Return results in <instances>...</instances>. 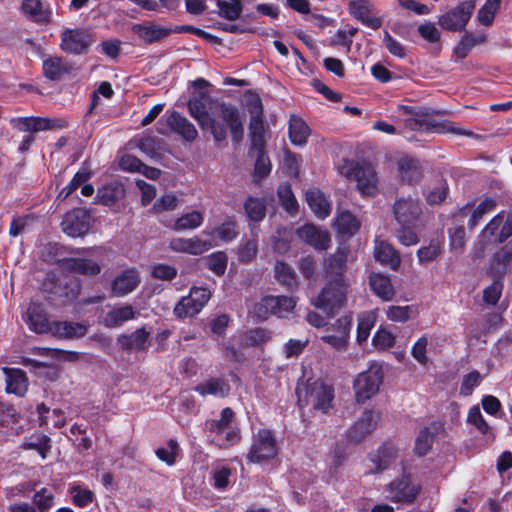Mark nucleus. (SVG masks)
Wrapping results in <instances>:
<instances>
[{
    "label": "nucleus",
    "mask_w": 512,
    "mask_h": 512,
    "mask_svg": "<svg viewBox=\"0 0 512 512\" xmlns=\"http://www.w3.org/2000/svg\"><path fill=\"white\" fill-rule=\"evenodd\" d=\"M20 363L38 375L49 377L51 380L57 378L58 371L54 366L36 359L22 357Z\"/></svg>",
    "instance_id": "obj_44"
},
{
    "label": "nucleus",
    "mask_w": 512,
    "mask_h": 512,
    "mask_svg": "<svg viewBox=\"0 0 512 512\" xmlns=\"http://www.w3.org/2000/svg\"><path fill=\"white\" fill-rule=\"evenodd\" d=\"M396 220L401 226H417L422 216V208L417 198H399L393 207Z\"/></svg>",
    "instance_id": "obj_12"
},
{
    "label": "nucleus",
    "mask_w": 512,
    "mask_h": 512,
    "mask_svg": "<svg viewBox=\"0 0 512 512\" xmlns=\"http://www.w3.org/2000/svg\"><path fill=\"white\" fill-rule=\"evenodd\" d=\"M177 451L178 442L174 439H170L165 447H160L156 450V455L161 461L171 466L175 463Z\"/></svg>",
    "instance_id": "obj_57"
},
{
    "label": "nucleus",
    "mask_w": 512,
    "mask_h": 512,
    "mask_svg": "<svg viewBox=\"0 0 512 512\" xmlns=\"http://www.w3.org/2000/svg\"><path fill=\"white\" fill-rule=\"evenodd\" d=\"M379 415L371 410H365L350 428L348 437L358 442L369 435L377 426Z\"/></svg>",
    "instance_id": "obj_21"
},
{
    "label": "nucleus",
    "mask_w": 512,
    "mask_h": 512,
    "mask_svg": "<svg viewBox=\"0 0 512 512\" xmlns=\"http://www.w3.org/2000/svg\"><path fill=\"white\" fill-rule=\"evenodd\" d=\"M188 111L203 131H208L215 142L226 139L229 127L233 141L243 137V125L238 109L230 104L213 99L208 93L200 92L188 101Z\"/></svg>",
    "instance_id": "obj_1"
},
{
    "label": "nucleus",
    "mask_w": 512,
    "mask_h": 512,
    "mask_svg": "<svg viewBox=\"0 0 512 512\" xmlns=\"http://www.w3.org/2000/svg\"><path fill=\"white\" fill-rule=\"evenodd\" d=\"M308 397L316 409L327 412L331 407L334 391L331 386L315 381L309 385Z\"/></svg>",
    "instance_id": "obj_20"
},
{
    "label": "nucleus",
    "mask_w": 512,
    "mask_h": 512,
    "mask_svg": "<svg viewBox=\"0 0 512 512\" xmlns=\"http://www.w3.org/2000/svg\"><path fill=\"white\" fill-rule=\"evenodd\" d=\"M297 236L317 250H326L331 243L329 232L313 224H306L299 228Z\"/></svg>",
    "instance_id": "obj_17"
},
{
    "label": "nucleus",
    "mask_w": 512,
    "mask_h": 512,
    "mask_svg": "<svg viewBox=\"0 0 512 512\" xmlns=\"http://www.w3.org/2000/svg\"><path fill=\"white\" fill-rule=\"evenodd\" d=\"M248 218L252 221H260L265 216V203L259 198H249L244 205Z\"/></svg>",
    "instance_id": "obj_50"
},
{
    "label": "nucleus",
    "mask_w": 512,
    "mask_h": 512,
    "mask_svg": "<svg viewBox=\"0 0 512 512\" xmlns=\"http://www.w3.org/2000/svg\"><path fill=\"white\" fill-rule=\"evenodd\" d=\"M131 29L133 33L147 44L161 41L173 32L171 26L162 25L154 21H143L134 24Z\"/></svg>",
    "instance_id": "obj_15"
},
{
    "label": "nucleus",
    "mask_w": 512,
    "mask_h": 512,
    "mask_svg": "<svg viewBox=\"0 0 512 512\" xmlns=\"http://www.w3.org/2000/svg\"><path fill=\"white\" fill-rule=\"evenodd\" d=\"M350 332V322H339L332 332L327 331L321 336V339L337 350H343L346 347Z\"/></svg>",
    "instance_id": "obj_31"
},
{
    "label": "nucleus",
    "mask_w": 512,
    "mask_h": 512,
    "mask_svg": "<svg viewBox=\"0 0 512 512\" xmlns=\"http://www.w3.org/2000/svg\"><path fill=\"white\" fill-rule=\"evenodd\" d=\"M278 196L284 209L289 213H294L297 210V200L291 190L290 185L282 184L278 188Z\"/></svg>",
    "instance_id": "obj_56"
},
{
    "label": "nucleus",
    "mask_w": 512,
    "mask_h": 512,
    "mask_svg": "<svg viewBox=\"0 0 512 512\" xmlns=\"http://www.w3.org/2000/svg\"><path fill=\"white\" fill-rule=\"evenodd\" d=\"M500 4L501 0H486L484 5L477 12V22L486 27L491 26L500 9Z\"/></svg>",
    "instance_id": "obj_40"
},
{
    "label": "nucleus",
    "mask_w": 512,
    "mask_h": 512,
    "mask_svg": "<svg viewBox=\"0 0 512 512\" xmlns=\"http://www.w3.org/2000/svg\"><path fill=\"white\" fill-rule=\"evenodd\" d=\"M306 201L312 212L318 218L324 219L329 216L331 212V205L321 191L316 189L307 191Z\"/></svg>",
    "instance_id": "obj_32"
},
{
    "label": "nucleus",
    "mask_w": 512,
    "mask_h": 512,
    "mask_svg": "<svg viewBox=\"0 0 512 512\" xmlns=\"http://www.w3.org/2000/svg\"><path fill=\"white\" fill-rule=\"evenodd\" d=\"M204 222V212L192 210L179 216L172 228L175 231L194 230L199 228Z\"/></svg>",
    "instance_id": "obj_34"
},
{
    "label": "nucleus",
    "mask_w": 512,
    "mask_h": 512,
    "mask_svg": "<svg viewBox=\"0 0 512 512\" xmlns=\"http://www.w3.org/2000/svg\"><path fill=\"white\" fill-rule=\"evenodd\" d=\"M202 234L210 237L211 242L214 240L230 242L237 236L236 224L233 220H227L215 228L203 230Z\"/></svg>",
    "instance_id": "obj_35"
},
{
    "label": "nucleus",
    "mask_w": 512,
    "mask_h": 512,
    "mask_svg": "<svg viewBox=\"0 0 512 512\" xmlns=\"http://www.w3.org/2000/svg\"><path fill=\"white\" fill-rule=\"evenodd\" d=\"M165 123L166 126L162 125L161 121L158 123L157 131L160 134H167L168 128H170L189 142L194 141L198 136V131L195 126L186 117L176 111L165 114Z\"/></svg>",
    "instance_id": "obj_13"
},
{
    "label": "nucleus",
    "mask_w": 512,
    "mask_h": 512,
    "mask_svg": "<svg viewBox=\"0 0 512 512\" xmlns=\"http://www.w3.org/2000/svg\"><path fill=\"white\" fill-rule=\"evenodd\" d=\"M349 12L355 19L371 29L376 30L382 25L380 18L371 15L372 5L368 0L351 1L349 3Z\"/></svg>",
    "instance_id": "obj_23"
},
{
    "label": "nucleus",
    "mask_w": 512,
    "mask_h": 512,
    "mask_svg": "<svg viewBox=\"0 0 512 512\" xmlns=\"http://www.w3.org/2000/svg\"><path fill=\"white\" fill-rule=\"evenodd\" d=\"M334 225L337 232L344 236H352L360 227L358 220L348 211L338 214Z\"/></svg>",
    "instance_id": "obj_39"
},
{
    "label": "nucleus",
    "mask_w": 512,
    "mask_h": 512,
    "mask_svg": "<svg viewBox=\"0 0 512 512\" xmlns=\"http://www.w3.org/2000/svg\"><path fill=\"white\" fill-rule=\"evenodd\" d=\"M374 257L393 270H397L401 263V258L392 245L381 239L375 240Z\"/></svg>",
    "instance_id": "obj_28"
},
{
    "label": "nucleus",
    "mask_w": 512,
    "mask_h": 512,
    "mask_svg": "<svg viewBox=\"0 0 512 512\" xmlns=\"http://www.w3.org/2000/svg\"><path fill=\"white\" fill-rule=\"evenodd\" d=\"M296 306V300L289 296H267L261 299L254 306V316L258 318H268L276 316L285 317L286 313L291 312Z\"/></svg>",
    "instance_id": "obj_8"
},
{
    "label": "nucleus",
    "mask_w": 512,
    "mask_h": 512,
    "mask_svg": "<svg viewBox=\"0 0 512 512\" xmlns=\"http://www.w3.org/2000/svg\"><path fill=\"white\" fill-rule=\"evenodd\" d=\"M512 261V248L508 246L501 247L493 256L491 269L497 275L506 273Z\"/></svg>",
    "instance_id": "obj_42"
},
{
    "label": "nucleus",
    "mask_w": 512,
    "mask_h": 512,
    "mask_svg": "<svg viewBox=\"0 0 512 512\" xmlns=\"http://www.w3.org/2000/svg\"><path fill=\"white\" fill-rule=\"evenodd\" d=\"M512 236V212L502 211L494 216L482 231V237L494 243H502Z\"/></svg>",
    "instance_id": "obj_11"
},
{
    "label": "nucleus",
    "mask_w": 512,
    "mask_h": 512,
    "mask_svg": "<svg viewBox=\"0 0 512 512\" xmlns=\"http://www.w3.org/2000/svg\"><path fill=\"white\" fill-rule=\"evenodd\" d=\"M370 285L375 294L384 300H390L394 295L390 278L386 275L373 273L370 276Z\"/></svg>",
    "instance_id": "obj_36"
},
{
    "label": "nucleus",
    "mask_w": 512,
    "mask_h": 512,
    "mask_svg": "<svg viewBox=\"0 0 512 512\" xmlns=\"http://www.w3.org/2000/svg\"><path fill=\"white\" fill-rule=\"evenodd\" d=\"M417 309L413 306H390L386 311L389 320H407L416 317Z\"/></svg>",
    "instance_id": "obj_58"
},
{
    "label": "nucleus",
    "mask_w": 512,
    "mask_h": 512,
    "mask_svg": "<svg viewBox=\"0 0 512 512\" xmlns=\"http://www.w3.org/2000/svg\"><path fill=\"white\" fill-rule=\"evenodd\" d=\"M180 204L179 198L172 194L168 193L163 195L160 199H158L153 205V210L155 212L162 211H172L175 210Z\"/></svg>",
    "instance_id": "obj_64"
},
{
    "label": "nucleus",
    "mask_w": 512,
    "mask_h": 512,
    "mask_svg": "<svg viewBox=\"0 0 512 512\" xmlns=\"http://www.w3.org/2000/svg\"><path fill=\"white\" fill-rule=\"evenodd\" d=\"M280 445L275 433L267 428H261L252 435L251 445L246 459L252 464H269L279 455Z\"/></svg>",
    "instance_id": "obj_2"
},
{
    "label": "nucleus",
    "mask_w": 512,
    "mask_h": 512,
    "mask_svg": "<svg viewBox=\"0 0 512 512\" xmlns=\"http://www.w3.org/2000/svg\"><path fill=\"white\" fill-rule=\"evenodd\" d=\"M11 127L20 132L36 133L52 128L51 121L40 117H15L9 121Z\"/></svg>",
    "instance_id": "obj_26"
},
{
    "label": "nucleus",
    "mask_w": 512,
    "mask_h": 512,
    "mask_svg": "<svg viewBox=\"0 0 512 512\" xmlns=\"http://www.w3.org/2000/svg\"><path fill=\"white\" fill-rule=\"evenodd\" d=\"M434 436L428 428L422 429L416 437L414 452L418 456L426 455L433 444Z\"/></svg>",
    "instance_id": "obj_54"
},
{
    "label": "nucleus",
    "mask_w": 512,
    "mask_h": 512,
    "mask_svg": "<svg viewBox=\"0 0 512 512\" xmlns=\"http://www.w3.org/2000/svg\"><path fill=\"white\" fill-rule=\"evenodd\" d=\"M275 278L279 283L289 288L296 284V278L293 270L284 262L276 263L274 267Z\"/></svg>",
    "instance_id": "obj_51"
},
{
    "label": "nucleus",
    "mask_w": 512,
    "mask_h": 512,
    "mask_svg": "<svg viewBox=\"0 0 512 512\" xmlns=\"http://www.w3.org/2000/svg\"><path fill=\"white\" fill-rule=\"evenodd\" d=\"M346 289L343 278L337 277L322 290L315 306L323 310L327 316H333L335 310L340 308L345 300Z\"/></svg>",
    "instance_id": "obj_7"
},
{
    "label": "nucleus",
    "mask_w": 512,
    "mask_h": 512,
    "mask_svg": "<svg viewBox=\"0 0 512 512\" xmlns=\"http://www.w3.org/2000/svg\"><path fill=\"white\" fill-rule=\"evenodd\" d=\"M139 282L138 272L135 269H126L115 277L111 289L114 295L124 296L134 291Z\"/></svg>",
    "instance_id": "obj_25"
},
{
    "label": "nucleus",
    "mask_w": 512,
    "mask_h": 512,
    "mask_svg": "<svg viewBox=\"0 0 512 512\" xmlns=\"http://www.w3.org/2000/svg\"><path fill=\"white\" fill-rule=\"evenodd\" d=\"M195 391L201 396L225 397L230 392V386L223 378H210L207 381L197 385Z\"/></svg>",
    "instance_id": "obj_29"
},
{
    "label": "nucleus",
    "mask_w": 512,
    "mask_h": 512,
    "mask_svg": "<svg viewBox=\"0 0 512 512\" xmlns=\"http://www.w3.org/2000/svg\"><path fill=\"white\" fill-rule=\"evenodd\" d=\"M69 493L72 497V503L77 507H86L94 501V493L80 485H73L69 488Z\"/></svg>",
    "instance_id": "obj_47"
},
{
    "label": "nucleus",
    "mask_w": 512,
    "mask_h": 512,
    "mask_svg": "<svg viewBox=\"0 0 512 512\" xmlns=\"http://www.w3.org/2000/svg\"><path fill=\"white\" fill-rule=\"evenodd\" d=\"M310 134L307 124L297 116H292L289 121V137L293 144L302 145Z\"/></svg>",
    "instance_id": "obj_37"
},
{
    "label": "nucleus",
    "mask_w": 512,
    "mask_h": 512,
    "mask_svg": "<svg viewBox=\"0 0 512 512\" xmlns=\"http://www.w3.org/2000/svg\"><path fill=\"white\" fill-rule=\"evenodd\" d=\"M419 490V486L412 483L408 476H402L389 485L390 498L394 501H413Z\"/></svg>",
    "instance_id": "obj_22"
},
{
    "label": "nucleus",
    "mask_w": 512,
    "mask_h": 512,
    "mask_svg": "<svg viewBox=\"0 0 512 512\" xmlns=\"http://www.w3.org/2000/svg\"><path fill=\"white\" fill-rule=\"evenodd\" d=\"M71 66L62 57H49L43 61V72L46 78L56 81L69 73Z\"/></svg>",
    "instance_id": "obj_30"
},
{
    "label": "nucleus",
    "mask_w": 512,
    "mask_h": 512,
    "mask_svg": "<svg viewBox=\"0 0 512 512\" xmlns=\"http://www.w3.org/2000/svg\"><path fill=\"white\" fill-rule=\"evenodd\" d=\"M124 188L117 182H112L101 187L96 195V203L112 206L124 196Z\"/></svg>",
    "instance_id": "obj_33"
},
{
    "label": "nucleus",
    "mask_w": 512,
    "mask_h": 512,
    "mask_svg": "<svg viewBox=\"0 0 512 512\" xmlns=\"http://www.w3.org/2000/svg\"><path fill=\"white\" fill-rule=\"evenodd\" d=\"M503 284L500 279L494 280L483 291V300L489 305H495L502 295Z\"/></svg>",
    "instance_id": "obj_63"
},
{
    "label": "nucleus",
    "mask_w": 512,
    "mask_h": 512,
    "mask_svg": "<svg viewBox=\"0 0 512 512\" xmlns=\"http://www.w3.org/2000/svg\"><path fill=\"white\" fill-rule=\"evenodd\" d=\"M399 457V449L392 443H386L379 447L376 452L370 453L368 456V471L369 473L381 472L391 464H393Z\"/></svg>",
    "instance_id": "obj_14"
},
{
    "label": "nucleus",
    "mask_w": 512,
    "mask_h": 512,
    "mask_svg": "<svg viewBox=\"0 0 512 512\" xmlns=\"http://www.w3.org/2000/svg\"><path fill=\"white\" fill-rule=\"evenodd\" d=\"M383 382V367L378 362H372L368 369L358 374L354 380L355 398L358 403L371 399L379 391Z\"/></svg>",
    "instance_id": "obj_3"
},
{
    "label": "nucleus",
    "mask_w": 512,
    "mask_h": 512,
    "mask_svg": "<svg viewBox=\"0 0 512 512\" xmlns=\"http://www.w3.org/2000/svg\"><path fill=\"white\" fill-rule=\"evenodd\" d=\"M2 372L5 377V391L8 394H14L23 397L29 386L26 373L19 368L3 367Z\"/></svg>",
    "instance_id": "obj_19"
},
{
    "label": "nucleus",
    "mask_w": 512,
    "mask_h": 512,
    "mask_svg": "<svg viewBox=\"0 0 512 512\" xmlns=\"http://www.w3.org/2000/svg\"><path fill=\"white\" fill-rule=\"evenodd\" d=\"M395 336L385 328H380L373 336L372 343L378 349H387L394 345Z\"/></svg>",
    "instance_id": "obj_62"
},
{
    "label": "nucleus",
    "mask_w": 512,
    "mask_h": 512,
    "mask_svg": "<svg viewBox=\"0 0 512 512\" xmlns=\"http://www.w3.org/2000/svg\"><path fill=\"white\" fill-rule=\"evenodd\" d=\"M441 249L438 242H431L417 251V257L421 264L429 263L440 255Z\"/></svg>",
    "instance_id": "obj_61"
},
{
    "label": "nucleus",
    "mask_w": 512,
    "mask_h": 512,
    "mask_svg": "<svg viewBox=\"0 0 512 512\" xmlns=\"http://www.w3.org/2000/svg\"><path fill=\"white\" fill-rule=\"evenodd\" d=\"M33 501L36 505L37 512H47L53 506L54 495L46 488H42L35 493Z\"/></svg>",
    "instance_id": "obj_59"
},
{
    "label": "nucleus",
    "mask_w": 512,
    "mask_h": 512,
    "mask_svg": "<svg viewBox=\"0 0 512 512\" xmlns=\"http://www.w3.org/2000/svg\"><path fill=\"white\" fill-rule=\"evenodd\" d=\"M398 170L401 179L408 183L417 181L421 176L418 162L410 158H402L399 160Z\"/></svg>",
    "instance_id": "obj_41"
},
{
    "label": "nucleus",
    "mask_w": 512,
    "mask_h": 512,
    "mask_svg": "<svg viewBox=\"0 0 512 512\" xmlns=\"http://www.w3.org/2000/svg\"><path fill=\"white\" fill-rule=\"evenodd\" d=\"M214 245L215 243L211 242V240H204L198 236L191 238H173L169 243L171 250L191 255H201Z\"/></svg>",
    "instance_id": "obj_18"
},
{
    "label": "nucleus",
    "mask_w": 512,
    "mask_h": 512,
    "mask_svg": "<svg viewBox=\"0 0 512 512\" xmlns=\"http://www.w3.org/2000/svg\"><path fill=\"white\" fill-rule=\"evenodd\" d=\"M340 173L346 178L354 179L362 195H374L378 188L376 172L371 165L355 164L345 161L340 167Z\"/></svg>",
    "instance_id": "obj_4"
},
{
    "label": "nucleus",
    "mask_w": 512,
    "mask_h": 512,
    "mask_svg": "<svg viewBox=\"0 0 512 512\" xmlns=\"http://www.w3.org/2000/svg\"><path fill=\"white\" fill-rule=\"evenodd\" d=\"M475 6L474 0L463 1L447 13L441 15L438 19V24L441 28L448 31H462L466 27Z\"/></svg>",
    "instance_id": "obj_9"
},
{
    "label": "nucleus",
    "mask_w": 512,
    "mask_h": 512,
    "mask_svg": "<svg viewBox=\"0 0 512 512\" xmlns=\"http://www.w3.org/2000/svg\"><path fill=\"white\" fill-rule=\"evenodd\" d=\"M148 336L149 332L142 328L131 335L119 336L118 342L125 349L142 350L148 345Z\"/></svg>",
    "instance_id": "obj_38"
},
{
    "label": "nucleus",
    "mask_w": 512,
    "mask_h": 512,
    "mask_svg": "<svg viewBox=\"0 0 512 512\" xmlns=\"http://www.w3.org/2000/svg\"><path fill=\"white\" fill-rule=\"evenodd\" d=\"M91 177V172L88 167L83 166L74 175L70 183L65 186L58 194V199L65 200L72 192H74L79 186L87 182Z\"/></svg>",
    "instance_id": "obj_45"
},
{
    "label": "nucleus",
    "mask_w": 512,
    "mask_h": 512,
    "mask_svg": "<svg viewBox=\"0 0 512 512\" xmlns=\"http://www.w3.org/2000/svg\"><path fill=\"white\" fill-rule=\"evenodd\" d=\"M208 267L217 275H223L227 268V256L224 252H215L208 256Z\"/></svg>",
    "instance_id": "obj_60"
},
{
    "label": "nucleus",
    "mask_w": 512,
    "mask_h": 512,
    "mask_svg": "<svg viewBox=\"0 0 512 512\" xmlns=\"http://www.w3.org/2000/svg\"><path fill=\"white\" fill-rule=\"evenodd\" d=\"M467 422L473 426L481 433V434H489L491 432V427L488 425L486 420L484 419L480 408L478 405L472 406L467 415Z\"/></svg>",
    "instance_id": "obj_52"
},
{
    "label": "nucleus",
    "mask_w": 512,
    "mask_h": 512,
    "mask_svg": "<svg viewBox=\"0 0 512 512\" xmlns=\"http://www.w3.org/2000/svg\"><path fill=\"white\" fill-rule=\"evenodd\" d=\"M234 424V412L231 408H224L221 411L220 419L208 422V429L211 433L223 431Z\"/></svg>",
    "instance_id": "obj_53"
},
{
    "label": "nucleus",
    "mask_w": 512,
    "mask_h": 512,
    "mask_svg": "<svg viewBox=\"0 0 512 512\" xmlns=\"http://www.w3.org/2000/svg\"><path fill=\"white\" fill-rule=\"evenodd\" d=\"M94 42L92 32L86 28H65L60 33V48L68 54H85Z\"/></svg>",
    "instance_id": "obj_6"
},
{
    "label": "nucleus",
    "mask_w": 512,
    "mask_h": 512,
    "mask_svg": "<svg viewBox=\"0 0 512 512\" xmlns=\"http://www.w3.org/2000/svg\"><path fill=\"white\" fill-rule=\"evenodd\" d=\"M210 291L203 287H194L188 296L183 297L174 308L179 318H192L198 314L210 299Z\"/></svg>",
    "instance_id": "obj_10"
},
{
    "label": "nucleus",
    "mask_w": 512,
    "mask_h": 512,
    "mask_svg": "<svg viewBox=\"0 0 512 512\" xmlns=\"http://www.w3.org/2000/svg\"><path fill=\"white\" fill-rule=\"evenodd\" d=\"M398 110L401 112V114L409 116L407 119H405V125L408 128L412 130H418L425 125V121L423 119L424 113H422L420 109L402 105L398 107Z\"/></svg>",
    "instance_id": "obj_48"
},
{
    "label": "nucleus",
    "mask_w": 512,
    "mask_h": 512,
    "mask_svg": "<svg viewBox=\"0 0 512 512\" xmlns=\"http://www.w3.org/2000/svg\"><path fill=\"white\" fill-rule=\"evenodd\" d=\"M249 136L251 139L252 149L264 148V124L262 117L252 116L249 123Z\"/></svg>",
    "instance_id": "obj_43"
},
{
    "label": "nucleus",
    "mask_w": 512,
    "mask_h": 512,
    "mask_svg": "<svg viewBox=\"0 0 512 512\" xmlns=\"http://www.w3.org/2000/svg\"><path fill=\"white\" fill-rule=\"evenodd\" d=\"M488 373L480 374L477 370L465 374L460 386V394L463 396H470L474 389L478 387Z\"/></svg>",
    "instance_id": "obj_49"
},
{
    "label": "nucleus",
    "mask_w": 512,
    "mask_h": 512,
    "mask_svg": "<svg viewBox=\"0 0 512 512\" xmlns=\"http://www.w3.org/2000/svg\"><path fill=\"white\" fill-rule=\"evenodd\" d=\"M21 11L35 23L46 25L51 21V9L41 0H22Z\"/></svg>",
    "instance_id": "obj_24"
},
{
    "label": "nucleus",
    "mask_w": 512,
    "mask_h": 512,
    "mask_svg": "<svg viewBox=\"0 0 512 512\" xmlns=\"http://www.w3.org/2000/svg\"><path fill=\"white\" fill-rule=\"evenodd\" d=\"M64 233L71 237H80L89 230V214L83 209L68 212L61 223Z\"/></svg>",
    "instance_id": "obj_16"
},
{
    "label": "nucleus",
    "mask_w": 512,
    "mask_h": 512,
    "mask_svg": "<svg viewBox=\"0 0 512 512\" xmlns=\"http://www.w3.org/2000/svg\"><path fill=\"white\" fill-rule=\"evenodd\" d=\"M30 331L58 339L82 337L87 327L81 322H27Z\"/></svg>",
    "instance_id": "obj_5"
},
{
    "label": "nucleus",
    "mask_w": 512,
    "mask_h": 512,
    "mask_svg": "<svg viewBox=\"0 0 512 512\" xmlns=\"http://www.w3.org/2000/svg\"><path fill=\"white\" fill-rule=\"evenodd\" d=\"M218 13L228 20H236L242 12L240 0H217Z\"/></svg>",
    "instance_id": "obj_46"
},
{
    "label": "nucleus",
    "mask_w": 512,
    "mask_h": 512,
    "mask_svg": "<svg viewBox=\"0 0 512 512\" xmlns=\"http://www.w3.org/2000/svg\"><path fill=\"white\" fill-rule=\"evenodd\" d=\"M496 207V202L495 200L491 199V198H485L484 200H482L478 206L473 210L471 216H470V219L468 221V226L470 228H473L474 226H476V224L478 223V221L486 214V213H489L491 211H493Z\"/></svg>",
    "instance_id": "obj_55"
},
{
    "label": "nucleus",
    "mask_w": 512,
    "mask_h": 512,
    "mask_svg": "<svg viewBox=\"0 0 512 512\" xmlns=\"http://www.w3.org/2000/svg\"><path fill=\"white\" fill-rule=\"evenodd\" d=\"M61 267L68 272L79 273L86 276H94L100 273L101 267L91 259L66 258L61 261Z\"/></svg>",
    "instance_id": "obj_27"
}]
</instances>
